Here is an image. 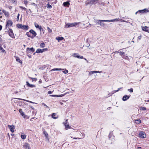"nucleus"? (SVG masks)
Segmentation results:
<instances>
[{"label":"nucleus","mask_w":149,"mask_h":149,"mask_svg":"<svg viewBox=\"0 0 149 149\" xmlns=\"http://www.w3.org/2000/svg\"><path fill=\"white\" fill-rule=\"evenodd\" d=\"M64 70L63 69L61 68H54L51 71H54L55 70Z\"/></svg>","instance_id":"bb28decb"},{"label":"nucleus","mask_w":149,"mask_h":149,"mask_svg":"<svg viewBox=\"0 0 149 149\" xmlns=\"http://www.w3.org/2000/svg\"><path fill=\"white\" fill-rule=\"evenodd\" d=\"M2 26L1 25H0V31L2 29Z\"/></svg>","instance_id":"3c124183"},{"label":"nucleus","mask_w":149,"mask_h":149,"mask_svg":"<svg viewBox=\"0 0 149 149\" xmlns=\"http://www.w3.org/2000/svg\"><path fill=\"white\" fill-rule=\"evenodd\" d=\"M110 137H109V139H110L111 138V137H113V136H112V135L111 134H110Z\"/></svg>","instance_id":"603ef678"},{"label":"nucleus","mask_w":149,"mask_h":149,"mask_svg":"<svg viewBox=\"0 0 149 149\" xmlns=\"http://www.w3.org/2000/svg\"><path fill=\"white\" fill-rule=\"evenodd\" d=\"M34 51L35 49L33 47L31 48L28 47L26 49V52L28 53H30L31 52H34Z\"/></svg>","instance_id":"9b49d317"},{"label":"nucleus","mask_w":149,"mask_h":149,"mask_svg":"<svg viewBox=\"0 0 149 149\" xmlns=\"http://www.w3.org/2000/svg\"><path fill=\"white\" fill-rule=\"evenodd\" d=\"M13 23L12 21L10 20H8L6 22V29H7V28H9V26H12Z\"/></svg>","instance_id":"7ed1b4c3"},{"label":"nucleus","mask_w":149,"mask_h":149,"mask_svg":"<svg viewBox=\"0 0 149 149\" xmlns=\"http://www.w3.org/2000/svg\"><path fill=\"white\" fill-rule=\"evenodd\" d=\"M40 47L42 48L44 47L45 46V43H41L40 45Z\"/></svg>","instance_id":"7c9ffc66"},{"label":"nucleus","mask_w":149,"mask_h":149,"mask_svg":"<svg viewBox=\"0 0 149 149\" xmlns=\"http://www.w3.org/2000/svg\"><path fill=\"white\" fill-rule=\"evenodd\" d=\"M130 97V96L128 95H124L123 96L122 100L124 101H125L128 99Z\"/></svg>","instance_id":"2eb2a0df"},{"label":"nucleus","mask_w":149,"mask_h":149,"mask_svg":"<svg viewBox=\"0 0 149 149\" xmlns=\"http://www.w3.org/2000/svg\"><path fill=\"white\" fill-rule=\"evenodd\" d=\"M142 29L143 31H147L148 30V27L146 26H145L144 27H143Z\"/></svg>","instance_id":"4be33fe9"},{"label":"nucleus","mask_w":149,"mask_h":149,"mask_svg":"<svg viewBox=\"0 0 149 149\" xmlns=\"http://www.w3.org/2000/svg\"><path fill=\"white\" fill-rule=\"evenodd\" d=\"M68 120H66L65 122L63 123V124L65 126V129L66 130H68L69 128H70L71 127L69 126L68 124H67V121Z\"/></svg>","instance_id":"9d476101"},{"label":"nucleus","mask_w":149,"mask_h":149,"mask_svg":"<svg viewBox=\"0 0 149 149\" xmlns=\"http://www.w3.org/2000/svg\"><path fill=\"white\" fill-rule=\"evenodd\" d=\"M119 19H115L111 20H107V22H114V21H118Z\"/></svg>","instance_id":"a878e982"},{"label":"nucleus","mask_w":149,"mask_h":149,"mask_svg":"<svg viewBox=\"0 0 149 149\" xmlns=\"http://www.w3.org/2000/svg\"><path fill=\"white\" fill-rule=\"evenodd\" d=\"M52 93V92L51 91H49L48 92V94H51Z\"/></svg>","instance_id":"09e8293b"},{"label":"nucleus","mask_w":149,"mask_h":149,"mask_svg":"<svg viewBox=\"0 0 149 149\" xmlns=\"http://www.w3.org/2000/svg\"><path fill=\"white\" fill-rule=\"evenodd\" d=\"M135 122L136 124H138L141 123V120L139 119L135 120Z\"/></svg>","instance_id":"cd10ccee"},{"label":"nucleus","mask_w":149,"mask_h":149,"mask_svg":"<svg viewBox=\"0 0 149 149\" xmlns=\"http://www.w3.org/2000/svg\"><path fill=\"white\" fill-rule=\"evenodd\" d=\"M56 114L55 113H53L52 115V118L54 119H56L58 117L56 116Z\"/></svg>","instance_id":"393cba45"},{"label":"nucleus","mask_w":149,"mask_h":149,"mask_svg":"<svg viewBox=\"0 0 149 149\" xmlns=\"http://www.w3.org/2000/svg\"><path fill=\"white\" fill-rule=\"evenodd\" d=\"M9 36L12 38L14 37V36L12 29H9Z\"/></svg>","instance_id":"ddd939ff"},{"label":"nucleus","mask_w":149,"mask_h":149,"mask_svg":"<svg viewBox=\"0 0 149 149\" xmlns=\"http://www.w3.org/2000/svg\"><path fill=\"white\" fill-rule=\"evenodd\" d=\"M63 39L64 38L63 37H58L57 38H56V39L58 40V42H59L60 41L63 40Z\"/></svg>","instance_id":"412c9836"},{"label":"nucleus","mask_w":149,"mask_h":149,"mask_svg":"<svg viewBox=\"0 0 149 149\" xmlns=\"http://www.w3.org/2000/svg\"><path fill=\"white\" fill-rule=\"evenodd\" d=\"M16 60L17 61L19 62V63H22V61L20 60L19 58H17L16 59Z\"/></svg>","instance_id":"473e14b6"},{"label":"nucleus","mask_w":149,"mask_h":149,"mask_svg":"<svg viewBox=\"0 0 149 149\" xmlns=\"http://www.w3.org/2000/svg\"><path fill=\"white\" fill-rule=\"evenodd\" d=\"M120 52H119L118 51H116L115 52V53H119Z\"/></svg>","instance_id":"6e6d98bb"},{"label":"nucleus","mask_w":149,"mask_h":149,"mask_svg":"<svg viewBox=\"0 0 149 149\" xmlns=\"http://www.w3.org/2000/svg\"><path fill=\"white\" fill-rule=\"evenodd\" d=\"M122 88H118V90H115V91H114L115 92H116L119 91L120 90V89Z\"/></svg>","instance_id":"a19ab883"},{"label":"nucleus","mask_w":149,"mask_h":149,"mask_svg":"<svg viewBox=\"0 0 149 149\" xmlns=\"http://www.w3.org/2000/svg\"><path fill=\"white\" fill-rule=\"evenodd\" d=\"M39 29H40V31H43V29L42 28V27L41 26V28H39Z\"/></svg>","instance_id":"8fccbe9b"},{"label":"nucleus","mask_w":149,"mask_h":149,"mask_svg":"<svg viewBox=\"0 0 149 149\" xmlns=\"http://www.w3.org/2000/svg\"><path fill=\"white\" fill-rule=\"evenodd\" d=\"M43 52L44 51H46L47 50V48H45L42 49Z\"/></svg>","instance_id":"79ce46f5"},{"label":"nucleus","mask_w":149,"mask_h":149,"mask_svg":"<svg viewBox=\"0 0 149 149\" xmlns=\"http://www.w3.org/2000/svg\"><path fill=\"white\" fill-rule=\"evenodd\" d=\"M26 35L28 37H30L31 38H33V37H32V36L31 35V33L29 32H27L26 33Z\"/></svg>","instance_id":"5701e85b"},{"label":"nucleus","mask_w":149,"mask_h":149,"mask_svg":"<svg viewBox=\"0 0 149 149\" xmlns=\"http://www.w3.org/2000/svg\"><path fill=\"white\" fill-rule=\"evenodd\" d=\"M68 70H65L64 71H63V72L64 73V74H67V73H68Z\"/></svg>","instance_id":"e433bc0d"},{"label":"nucleus","mask_w":149,"mask_h":149,"mask_svg":"<svg viewBox=\"0 0 149 149\" xmlns=\"http://www.w3.org/2000/svg\"><path fill=\"white\" fill-rule=\"evenodd\" d=\"M148 12V10H147V9H145L144 10H139L138 11L136 12L135 13V14L136 15L138 13H143L144 12Z\"/></svg>","instance_id":"f8f14e48"},{"label":"nucleus","mask_w":149,"mask_h":149,"mask_svg":"<svg viewBox=\"0 0 149 149\" xmlns=\"http://www.w3.org/2000/svg\"><path fill=\"white\" fill-rule=\"evenodd\" d=\"M47 30L49 32L51 33L52 32V30L49 27H47Z\"/></svg>","instance_id":"f704fd0d"},{"label":"nucleus","mask_w":149,"mask_h":149,"mask_svg":"<svg viewBox=\"0 0 149 149\" xmlns=\"http://www.w3.org/2000/svg\"><path fill=\"white\" fill-rule=\"evenodd\" d=\"M73 139H77V138L74 137V138H73Z\"/></svg>","instance_id":"e2e57ef3"},{"label":"nucleus","mask_w":149,"mask_h":149,"mask_svg":"<svg viewBox=\"0 0 149 149\" xmlns=\"http://www.w3.org/2000/svg\"><path fill=\"white\" fill-rule=\"evenodd\" d=\"M79 23L78 22H74L72 23H68L67 24L66 23V24L65 26V27L68 28H69L70 27H72L73 26H74L77 25V24H79Z\"/></svg>","instance_id":"f257e3e1"},{"label":"nucleus","mask_w":149,"mask_h":149,"mask_svg":"<svg viewBox=\"0 0 149 149\" xmlns=\"http://www.w3.org/2000/svg\"><path fill=\"white\" fill-rule=\"evenodd\" d=\"M84 58V59L85 60L87 61V60L86 59V58Z\"/></svg>","instance_id":"69168bd1"},{"label":"nucleus","mask_w":149,"mask_h":149,"mask_svg":"<svg viewBox=\"0 0 149 149\" xmlns=\"http://www.w3.org/2000/svg\"><path fill=\"white\" fill-rule=\"evenodd\" d=\"M0 51L1 52H5L6 53V52H5V50L1 46H0Z\"/></svg>","instance_id":"c756f323"},{"label":"nucleus","mask_w":149,"mask_h":149,"mask_svg":"<svg viewBox=\"0 0 149 149\" xmlns=\"http://www.w3.org/2000/svg\"><path fill=\"white\" fill-rule=\"evenodd\" d=\"M47 8H52V6L49 4V3H48L47 6Z\"/></svg>","instance_id":"72a5a7b5"},{"label":"nucleus","mask_w":149,"mask_h":149,"mask_svg":"<svg viewBox=\"0 0 149 149\" xmlns=\"http://www.w3.org/2000/svg\"><path fill=\"white\" fill-rule=\"evenodd\" d=\"M147 102H149V100H147Z\"/></svg>","instance_id":"338daca9"},{"label":"nucleus","mask_w":149,"mask_h":149,"mask_svg":"<svg viewBox=\"0 0 149 149\" xmlns=\"http://www.w3.org/2000/svg\"><path fill=\"white\" fill-rule=\"evenodd\" d=\"M15 93L16 94V93H18V91H15Z\"/></svg>","instance_id":"052dcab7"},{"label":"nucleus","mask_w":149,"mask_h":149,"mask_svg":"<svg viewBox=\"0 0 149 149\" xmlns=\"http://www.w3.org/2000/svg\"><path fill=\"white\" fill-rule=\"evenodd\" d=\"M93 4V0H87L85 2V4L86 6L88 5H92Z\"/></svg>","instance_id":"6e6552de"},{"label":"nucleus","mask_w":149,"mask_h":149,"mask_svg":"<svg viewBox=\"0 0 149 149\" xmlns=\"http://www.w3.org/2000/svg\"><path fill=\"white\" fill-rule=\"evenodd\" d=\"M27 1H24V3L26 5L27 4Z\"/></svg>","instance_id":"13d9d810"},{"label":"nucleus","mask_w":149,"mask_h":149,"mask_svg":"<svg viewBox=\"0 0 149 149\" xmlns=\"http://www.w3.org/2000/svg\"><path fill=\"white\" fill-rule=\"evenodd\" d=\"M23 46H24V47H25V46H26V45H23Z\"/></svg>","instance_id":"774afa93"},{"label":"nucleus","mask_w":149,"mask_h":149,"mask_svg":"<svg viewBox=\"0 0 149 149\" xmlns=\"http://www.w3.org/2000/svg\"><path fill=\"white\" fill-rule=\"evenodd\" d=\"M8 128L10 129V131L12 132H14V130L15 128V127L14 125H8Z\"/></svg>","instance_id":"0eeeda50"},{"label":"nucleus","mask_w":149,"mask_h":149,"mask_svg":"<svg viewBox=\"0 0 149 149\" xmlns=\"http://www.w3.org/2000/svg\"><path fill=\"white\" fill-rule=\"evenodd\" d=\"M1 38H0V42L1 41Z\"/></svg>","instance_id":"680f3d73"},{"label":"nucleus","mask_w":149,"mask_h":149,"mask_svg":"<svg viewBox=\"0 0 149 149\" xmlns=\"http://www.w3.org/2000/svg\"><path fill=\"white\" fill-rule=\"evenodd\" d=\"M70 3L68 1L64 2L63 3V5L64 6L68 7L70 5Z\"/></svg>","instance_id":"f3484780"},{"label":"nucleus","mask_w":149,"mask_h":149,"mask_svg":"<svg viewBox=\"0 0 149 149\" xmlns=\"http://www.w3.org/2000/svg\"><path fill=\"white\" fill-rule=\"evenodd\" d=\"M128 90L131 93H132L133 92V89L132 88L130 89H128Z\"/></svg>","instance_id":"4c0bfd02"},{"label":"nucleus","mask_w":149,"mask_h":149,"mask_svg":"<svg viewBox=\"0 0 149 149\" xmlns=\"http://www.w3.org/2000/svg\"><path fill=\"white\" fill-rule=\"evenodd\" d=\"M17 26L19 28L27 30L29 28V26L27 25H22L20 24H17Z\"/></svg>","instance_id":"f03ea898"},{"label":"nucleus","mask_w":149,"mask_h":149,"mask_svg":"<svg viewBox=\"0 0 149 149\" xmlns=\"http://www.w3.org/2000/svg\"><path fill=\"white\" fill-rule=\"evenodd\" d=\"M64 95H51V96L54 97H62Z\"/></svg>","instance_id":"6ab92c4d"},{"label":"nucleus","mask_w":149,"mask_h":149,"mask_svg":"<svg viewBox=\"0 0 149 149\" xmlns=\"http://www.w3.org/2000/svg\"><path fill=\"white\" fill-rule=\"evenodd\" d=\"M29 32L31 33V34H32L33 35L32 36L33 37V38L35 37L37 35V33L36 32L32 29L30 30Z\"/></svg>","instance_id":"1a4fd4ad"},{"label":"nucleus","mask_w":149,"mask_h":149,"mask_svg":"<svg viewBox=\"0 0 149 149\" xmlns=\"http://www.w3.org/2000/svg\"><path fill=\"white\" fill-rule=\"evenodd\" d=\"M23 147L25 149H31L30 145L28 143H24L23 145Z\"/></svg>","instance_id":"39448f33"},{"label":"nucleus","mask_w":149,"mask_h":149,"mask_svg":"<svg viewBox=\"0 0 149 149\" xmlns=\"http://www.w3.org/2000/svg\"><path fill=\"white\" fill-rule=\"evenodd\" d=\"M141 109L142 110H145L146 109V108L145 107H141Z\"/></svg>","instance_id":"c03bdc74"},{"label":"nucleus","mask_w":149,"mask_h":149,"mask_svg":"<svg viewBox=\"0 0 149 149\" xmlns=\"http://www.w3.org/2000/svg\"><path fill=\"white\" fill-rule=\"evenodd\" d=\"M22 139H24L26 138V136L25 135H21V136Z\"/></svg>","instance_id":"2f4dec72"},{"label":"nucleus","mask_w":149,"mask_h":149,"mask_svg":"<svg viewBox=\"0 0 149 149\" xmlns=\"http://www.w3.org/2000/svg\"><path fill=\"white\" fill-rule=\"evenodd\" d=\"M43 52V51H42V49H38L37 50L36 52L37 53H42Z\"/></svg>","instance_id":"aec40b11"},{"label":"nucleus","mask_w":149,"mask_h":149,"mask_svg":"<svg viewBox=\"0 0 149 149\" xmlns=\"http://www.w3.org/2000/svg\"><path fill=\"white\" fill-rule=\"evenodd\" d=\"M141 147H139L137 148L138 149H141Z\"/></svg>","instance_id":"bf43d9fd"},{"label":"nucleus","mask_w":149,"mask_h":149,"mask_svg":"<svg viewBox=\"0 0 149 149\" xmlns=\"http://www.w3.org/2000/svg\"><path fill=\"white\" fill-rule=\"evenodd\" d=\"M19 112L20 113V114L22 115V116L24 117V118H25V116L24 114V113L23 112L22 110V109H19Z\"/></svg>","instance_id":"a211bd4d"},{"label":"nucleus","mask_w":149,"mask_h":149,"mask_svg":"<svg viewBox=\"0 0 149 149\" xmlns=\"http://www.w3.org/2000/svg\"><path fill=\"white\" fill-rule=\"evenodd\" d=\"M18 99L19 100H23L24 101H26V102H30V103H35L33 102L32 101H29V100H24V99H20V98H18Z\"/></svg>","instance_id":"c85d7f7f"},{"label":"nucleus","mask_w":149,"mask_h":149,"mask_svg":"<svg viewBox=\"0 0 149 149\" xmlns=\"http://www.w3.org/2000/svg\"><path fill=\"white\" fill-rule=\"evenodd\" d=\"M19 7L20 8H21L22 9H24V10H26V8H25L24 7H23L22 6H19Z\"/></svg>","instance_id":"ea45409f"},{"label":"nucleus","mask_w":149,"mask_h":149,"mask_svg":"<svg viewBox=\"0 0 149 149\" xmlns=\"http://www.w3.org/2000/svg\"><path fill=\"white\" fill-rule=\"evenodd\" d=\"M2 11H3V13H5L6 12L5 10H3Z\"/></svg>","instance_id":"4d7b16f0"},{"label":"nucleus","mask_w":149,"mask_h":149,"mask_svg":"<svg viewBox=\"0 0 149 149\" xmlns=\"http://www.w3.org/2000/svg\"><path fill=\"white\" fill-rule=\"evenodd\" d=\"M95 71V73H101L102 72L101 71L99 72V71Z\"/></svg>","instance_id":"37998d69"},{"label":"nucleus","mask_w":149,"mask_h":149,"mask_svg":"<svg viewBox=\"0 0 149 149\" xmlns=\"http://www.w3.org/2000/svg\"><path fill=\"white\" fill-rule=\"evenodd\" d=\"M100 25L101 26H104V24L101 22Z\"/></svg>","instance_id":"a18cd8bd"},{"label":"nucleus","mask_w":149,"mask_h":149,"mask_svg":"<svg viewBox=\"0 0 149 149\" xmlns=\"http://www.w3.org/2000/svg\"><path fill=\"white\" fill-rule=\"evenodd\" d=\"M140 137L142 138H144L146 137V135L145 133L143 131L139 133Z\"/></svg>","instance_id":"20e7f679"},{"label":"nucleus","mask_w":149,"mask_h":149,"mask_svg":"<svg viewBox=\"0 0 149 149\" xmlns=\"http://www.w3.org/2000/svg\"><path fill=\"white\" fill-rule=\"evenodd\" d=\"M72 56L74 57L77 58H78L83 59L84 58L83 56H80L78 53H74L73 54Z\"/></svg>","instance_id":"423d86ee"},{"label":"nucleus","mask_w":149,"mask_h":149,"mask_svg":"<svg viewBox=\"0 0 149 149\" xmlns=\"http://www.w3.org/2000/svg\"><path fill=\"white\" fill-rule=\"evenodd\" d=\"M97 22L96 23L97 24H101V22H107V20H98L97 21Z\"/></svg>","instance_id":"4468645a"},{"label":"nucleus","mask_w":149,"mask_h":149,"mask_svg":"<svg viewBox=\"0 0 149 149\" xmlns=\"http://www.w3.org/2000/svg\"><path fill=\"white\" fill-rule=\"evenodd\" d=\"M121 21L122 22H126V23H127V22L126 21H125V20H123V19H122L121 20Z\"/></svg>","instance_id":"de8ad7c7"},{"label":"nucleus","mask_w":149,"mask_h":149,"mask_svg":"<svg viewBox=\"0 0 149 149\" xmlns=\"http://www.w3.org/2000/svg\"><path fill=\"white\" fill-rule=\"evenodd\" d=\"M26 85L27 86H29L30 87L33 88V87H35L36 86L34 85L31 84H30L28 81L26 82Z\"/></svg>","instance_id":"dca6fc26"},{"label":"nucleus","mask_w":149,"mask_h":149,"mask_svg":"<svg viewBox=\"0 0 149 149\" xmlns=\"http://www.w3.org/2000/svg\"><path fill=\"white\" fill-rule=\"evenodd\" d=\"M119 53H120V54L121 55H124L125 54L124 52H120Z\"/></svg>","instance_id":"58836bf2"},{"label":"nucleus","mask_w":149,"mask_h":149,"mask_svg":"<svg viewBox=\"0 0 149 149\" xmlns=\"http://www.w3.org/2000/svg\"><path fill=\"white\" fill-rule=\"evenodd\" d=\"M19 15H19V14H18V15H17V19H19Z\"/></svg>","instance_id":"864d4df0"},{"label":"nucleus","mask_w":149,"mask_h":149,"mask_svg":"<svg viewBox=\"0 0 149 149\" xmlns=\"http://www.w3.org/2000/svg\"><path fill=\"white\" fill-rule=\"evenodd\" d=\"M94 73H95L94 71L89 72V75H91L92 74H94Z\"/></svg>","instance_id":"c9c22d12"},{"label":"nucleus","mask_w":149,"mask_h":149,"mask_svg":"<svg viewBox=\"0 0 149 149\" xmlns=\"http://www.w3.org/2000/svg\"><path fill=\"white\" fill-rule=\"evenodd\" d=\"M44 105L45 106L47 107H48V106H47L46 104H44Z\"/></svg>","instance_id":"0e129e2a"},{"label":"nucleus","mask_w":149,"mask_h":149,"mask_svg":"<svg viewBox=\"0 0 149 149\" xmlns=\"http://www.w3.org/2000/svg\"><path fill=\"white\" fill-rule=\"evenodd\" d=\"M31 4L35 6L36 5V4L34 3H31Z\"/></svg>","instance_id":"5fc2aeb1"},{"label":"nucleus","mask_w":149,"mask_h":149,"mask_svg":"<svg viewBox=\"0 0 149 149\" xmlns=\"http://www.w3.org/2000/svg\"><path fill=\"white\" fill-rule=\"evenodd\" d=\"M35 26L36 28H41V26H39L38 24L35 23H34Z\"/></svg>","instance_id":"b1692460"},{"label":"nucleus","mask_w":149,"mask_h":149,"mask_svg":"<svg viewBox=\"0 0 149 149\" xmlns=\"http://www.w3.org/2000/svg\"><path fill=\"white\" fill-rule=\"evenodd\" d=\"M141 38V36H140L138 37V39H139V40H140Z\"/></svg>","instance_id":"49530a36"}]
</instances>
